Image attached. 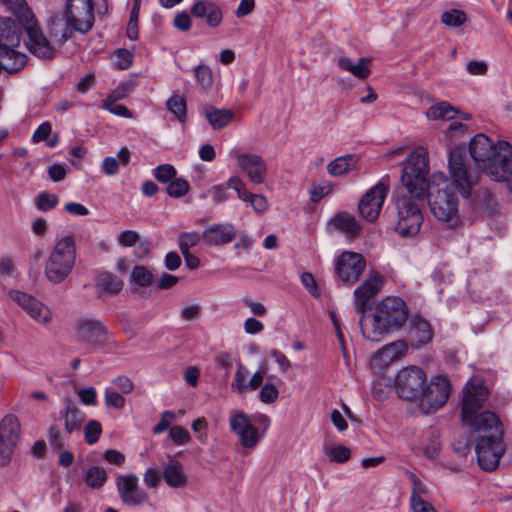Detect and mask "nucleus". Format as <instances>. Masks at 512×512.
I'll return each mask as SVG.
<instances>
[{
    "label": "nucleus",
    "instance_id": "nucleus-1",
    "mask_svg": "<svg viewBox=\"0 0 512 512\" xmlns=\"http://www.w3.org/2000/svg\"><path fill=\"white\" fill-rule=\"evenodd\" d=\"M450 179L442 172L434 173L427 180L426 195L432 214L442 222H454L458 218L459 199L471 195L472 180L463 147H455L449 153Z\"/></svg>",
    "mask_w": 512,
    "mask_h": 512
},
{
    "label": "nucleus",
    "instance_id": "nucleus-2",
    "mask_svg": "<svg viewBox=\"0 0 512 512\" xmlns=\"http://www.w3.org/2000/svg\"><path fill=\"white\" fill-rule=\"evenodd\" d=\"M428 173V156L423 149L410 153L403 163L401 182L408 194L397 198L395 226V231L403 237L415 236L420 231L424 220L420 204L426 196Z\"/></svg>",
    "mask_w": 512,
    "mask_h": 512
},
{
    "label": "nucleus",
    "instance_id": "nucleus-3",
    "mask_svg": "<svg viewBox=\"0 0 512 512\" xmlns=\"http://www.w3.org/2000/svg\"><path fill=\"white\" fill-rule=\"evenodd\" d=\"M469 152L479 169L493 181L505 182L512 192V145L508 141L494 143L479 133L471 139Z\"/></svg>",
    "mask_w": 512,
    "mask_h": 512
},
{
    "label": "nucleus",
    "instance_id": "nucleus-4",
    "mask_svg": "<svg viewBox=\"0 0 512 512\" xmlns=\"http://www.w3.org/2000/svg\"><path fill=\"white\" fill-rule=\"evenodd\" d=\"M408 317L409 310L404 300L388 296L376 304L372 314L360 317L359 326L365 339L379 342L390 330L401 328Z\"/></svg>",
    "mask_w": 512,
    "mask_h": 512
},
{
    "label": "nucleus",
    "instance_id": "nucleus-5",
    "mask_svg": "<svg viewBox=\"0 0 512 512\" xmlns=\"http://www.w3.org/2000/svg\"><path fill=\"white\" fill-rule=\"evenodd\" d=\"M482 421L488 422L479 429H470L479 434L478 442L475 446V452L479 466L486 471L495 470L501 457L504 454L505 447L502 440L501 423L496 414H485Z\"/></svg>",
    "mask_w": 512,
    "mask_h": 512
},
{
    "label": "nucleus",
    "instance_id": "nucleus-6",
    "mask_svg": "<svg viewBox=\"0 0 512 512\" xmlns=\"http://www.w3.org/2000/svg\"><path fill=\"white\" fill-rule=\"evenodd\" d=\"M76 262V244L72 236L58 239L44 265L46 279L52 284L64 282L72 273Z\"/></svg>",
    "mask_w": 512,
    "mask_h": 512
},
{
    "label": "nucleus",
    "instance_id": "nucleus-7",
    "mask_svg": "<svg viewBox=\"0 0 512 512\" xmlns=\"http://www.w3.org/2000/svg\"><path fill=\"white\" fill-rule=\"evenodd\" d=\"M22 28L12 18L0 17V57L8 73L20 71L26 64V56L16 50L21 41Z\"/></svg>",
    "mask_w": 512,
    "mask_h": 512
},
{
    "label": "nucleus",
    "instance_id": "nucleus-8",
    "mask_svg": "<svg viewBox=\"0 0 512 512\" xmlns=\"http://www.w3.org/2000/svg\"><path fill=\"white\" fill-rule=\"evenodd\" d=\"M487 398L488 390L481 381L471 379L466 383L461 402V421L463 425L469 429H479L478 427L488 424V422L482 421L483 415L495 413L491 411L479 412Z\"/></svg>",
    "mask_w": 512,
    "mask_h": 512
},
{
    "label": "nucleus",
    "instance_id": "nucleus-9",
    "mask_svg": "<svg viewBox=\"0 0 512 512\" xmlns=\"http://www.w3.org/2000/svg\"><path fill=\"white\" fill-rule=\"evenodd\" d=\"M337 281L346 286H352L365 270L366 261L362 254L345 251L334 261Z\"/></svg>",
    "mask_w": 512,
    "mask_h": 512
},
{
    "label": "nucleus",
    "instance_id": "nucleus-10",
    "mask_svg": "<svg viewBox=\"0 0 512 512\" xmlns=\"http://www.w3.org/2000/svg\"><path fill=\"white\" fill-rule=\"evenodd\" d=\"M426 383L425 372L415 366L401 369L396 376V389L399 396L406 400L417 401L423 393Z\"/></svg>",
    "mask_w": 512,
    "mask_h": 512
},
{
    "label": "nucleus",
    "instance_id": "nucleus-11",
    "mask_svg": "<svg viewBox=\"0 0 512 512\" xmlns=\"http://www.w3.org/2000/svg\"><path fill=\"white\" fill-rule=\"evenodd\" d=\"M450 383L442 376L433 377L423 387V393L418 398L421 409L427 413L438 410L448 400L450 395Z\"/></svg>",
    "mask_w": 512,
    "mask_h": 512
},
{
    "label": "nucleus",
    "instance_id": "nucleus-12",
    "mask_svg": "<svg viewBox=\"0 0 512 512\" xmlns=\"http://www.w3.org/2000/svg\"><path fill=\"white\" fill-rule=\"evenodd\" d=\"M22 26L27 34L26 47L32 54L43 59H52L56 56L58 52L56 45L52 40L47 39L35 17Z\"/></svg>",
    "mask_w": 512,
    "mask_h": 512
},
{
    "label": "nucleus",
    "instance_id": "nucleus-13",
    "mask_svg": "<svg viewBox=\"0 0 512 512\" xmlns=\"http://www.w3.org/2000/svg\"><path fill=\"white\" fill-rule=\"evenodd\" d=\"M115 484L119 498L125 505L138 507L149 502V495L139 486L135 474L119 475Z\"/></svg>",
    "mask_w": 512,
    "mask_h": 512
},
{
    "label": "nucleus",
    "instance_id": "nucleus-14",
    "mask_svg": "<svg viewBox=\"0 0 512 512\" xmlns=\"http://www.w3.org/2000/svg\"><path fill=\"white\" fill-rule=\"evenodd\" d=\"M65 16L75 31L87 33L94 23L93 1L68 0Z\"/></svg>",
    "mask_w": 512,
    "mask_h": 512
},
{
    "label": "nucleus",
    "instance_id": "nucleus-15",
    "mask_svg": "<svg viewBox=\"0 0 512 512\" xmlns=\"http://www.w3.org/2000/svg\"><path fill=\"white\" fill-rule=\"evenodd\" d=\"M238 168L254 185L263 184L266 180L268 168L262 156L254 153L240 152L236 154Z\"/></svg>",
    "mask_w": 512,
    "mask_h": 512
},
{
    "label": "nucleus",
    "instance_id": "nucleus-16",
    "mask_svg": "<svg viewBox=\"0 0 512 512\" xmlns=\"http://www.w3.org/2000/svg\"><path fill=\"white\" fill-rule=\"evenodd\" d=\"M386 194L387 187L381 182L370 188L358 204L361 216L369 222L375 221L380 214Z\"/></svg>",
    "mask_w": 512,
    "mask_h": 512
},
{
    "label": "nucleus",
    "instance_id": "nucleus-17",
    "mask_svg": "<svg viewBox=\"0 0 512 512\" xmlns=\"http://www.w3.org/2000/svg\"><path fill=\"white\" fill-rule=\"evenodd\" d=\"M76 338L90 346H102L109 338V332L102 322L96 319H81L77 323Z\"/></svg>",
    "mask_w": 512,
    "mask_h": 512
},
{
    "label": "nucleus",
    "instance_id": "nucleus-18",
    "mask_svg": "<svg viewBox=\"0 0 512 512\" xmlns=\"http://www.w3.org/2000/svg\"><path fill=\"white\" fill-rule=\"evenodd\" d=\"M230 429L236 434L244 448H254L260 440L259 432L244 412H237L230 418Z\"/></svg>",
    "mask_w": 512,
    "mask_h": 512
},
{
    "label": "nucleus",
    "instance_id": "nucleus-19",
    "mask_svg": "<svg viewBox=\"0 0 512 512\" xmlns=\"http://www.w3.org/2000/svg\"><path fill=\"white\" fill-rule=\"evenodd\" d=\"M9 295L38 323L48 324L51 322L52 313L50 309L38 299L17 290H11Z\"/></svg>",
    "mask_w": 512,
    "mask_h": 512
},
{
    "label": "nucleus",
    "instance_id": "nucleus-20",
    "mask_svg": "<svg viewBox=\"0 0 512 512\" xmlns=\"http://www.w3.org/2000/svg\"><path fill=\"white\" fill-rule=\"evenodd\" d=\"M382 285V278L375 275L354 290V308L356 313L360 314V317L367 315V304L380 292Z\"/></svg>",
    "mask_w": 512,
    "mask_h": 512
},
{
    "label": "nucleus",
    "instance_id": "nucleus-21",
    "mask_svg": "<svg viewBox=\"0 0 512 512\" xmlns=\"http://www.w3.org/2000/svg\"><path fill=\"white\" fill-rule=\"evenodd\" d=\"M227 186L233 189L240 200L249 202L257 214L265 213L269 208L267 198L262 194H254L247 190L246 184L238 176H232L227 180Z\"/></svg>",
    "mask_w": 512,
    "mask_h": 512
},
{
    "label": "nucleus",
    "instance_id": "nucleus-22",
    "mask_svg": "<svg viewBox=\"0 0 512 512\" xmlns=\"http://www.w3.org/2000/svg\"><path fill=\"white\" fill-rule=\"evenodd\" d=\"M75 31L65 15H55L48 22V32L57 50L70 39Z\"/></svg>",
    "mask_w": 512,
    "mask_h": 512
},
{
    "label": "nucleus",
    "instance_id": "nucleus-23",
    "mask_svg": "<svg viewBox=\"0 0 512 512\" xmlns=\"http://www.w3.org/2000/svg\"><path fill=\"white\" fill-rule=\"evenodd\" d=\"M237 235L235 226L231 223L215 224L203 232L206 243L214 246L230 243Z\"/></svg>",
    "mask_w": 512,
    "mask_h": 512
},
{
    "label": "nucleus",
    "instance_id": "nucleus-24",
    "mask_svg": "<svg viewBox=\"0 0 512 512\" xmlns=\"http://www.w3.org/2000/svg\"><path fill=\"white\" fill-rule=\"evenodd\" d=\"M408 335L412 345L419 347L428 344L432 340L433 329L427 320L421 317H413Z\"/></svg>",
    "mask_w": 512,
    "mask_h": 512
},
{
    "label": "nucleus",
    "instance_id": "nucleus-25",
    "mask_svg": "<svg viewBox=\"0 0 512 512\" xmlns=\"http://www.w3.org/2000/svg\"><path fill=\"white\" fill-rule=\"evenodd\" d=\"M191 14L197 18H206L207 24L214 28L222 21V11L214 2L197 1L191 7Z\"/></svg>",
    "mask_w": 512,
    "mask_h": 512
},
{
    "label": "nucleus",
    "instance_id": "nucleus-26",
    "mask_svg": "<svg viewBox=\"0 0 512 512\" xmlns=\"http://www.w3.org/2000/svg\"><path fill=\"white\" fill-rule=\"evenodd\" d=\"M122 288V280L110 272H101L95 278V289L99 295L115 296Z\"/></svg>",
    "mask_w": 512,
    "mask_h": 512
},
{
    "label": "nucleus",
    "instance_id": "nucleus-27",
    "mask_svg": "<svg viewBox=\"0 0 512 512\" xmlns=\"http://www.w3.org/2000/svg\"><path fill=\"white\" fill-rule=\"evenodd\" d=\"M21 439V424L14 414H7L0 420V440L18 444Z\"/></svg>",
    "mask_w": 512,
    "mask_h": 512
},
{
    "label": "nucleus",
    "instance_id": "nucleus-28",
    "mask_svg": "<svg viewBox=\"0 0 512 512\" xmlns=\"http://www.w3.org/2000/svg\"><path fill=\"white\" fill-rule=\"evenodd\" d=\"M329 224L349 237H355L361 231V227L356 218L346 212H339L335 214L329 221Z\"/></svg>",
    "mask_w": 512,
    "mask_h": 512
},
{
    "label": "nucleus",
    "instance_id": "nucleus-29",
    "mask_svg": "<svg viewBox=\"0 0 512 512\" xmlns=\"http://www.w3.org/2000/svg\"><path fill=\"white\" fill-rule=\"evenodd\" d=\"M203 114L214 130H219L227 126L234 116L232 110L218 109L212 105L203 106Z\"/></svg>",
    "mask_w": 512,
    "mask_h": 512
},
{
    "label": "nucleus",
    "instance_id": "nucleus-30",
    "mask_svg": "<svg viewBox=\"0 0 512 512\" xmlns=\"http://www.w3.org/2000/svg\"><path fill=\"white\" fill-rule=\"evenodd\" d=\"M163 478L167 485L173 488L184 487L187 484V478L183 471V466L175 459H170L168 464L165 466L163 470Z\"/></svg>",
    "mask_w": 512,
    "mask_h": 512
},
{
    "label": "nucleus",
    "instance_id": "nucleus-31",
    "mask_svg": "<svg viewBox=\"0 0 512 512\" xmlns=\"http://www.w3.org/2000/svg\"><path fill=\"white\" fill-rule=\"evenodd\" d=\"M407 351V345L403 341H395L383 346L373 356L374 360H379L381 364L387 365L399 357L404 355Z\"/></svg>",
    "mask_w": 512,
    "mask_h": 512
},
{
    "label": "nucleus",
    "instance_id": "nucleus-32",
    "mask_svg": "<svg viewBox=\"0 0 512 512\" xmlns=\"http://www.w3.org/2000/svg\"><path fill=\"white\" fill-rule=\"evenodd\" d=\"M65 422L64 427L65 431L68 434L73 433L76 430H79L82 422L85 419V414L81 411L76 404H74L71 400H66L65 411L61 412Z\"/></svg>",
    "mask_w": 512,
    "mask_h": 512
},
{
    "label": "nucleus",
    "instance_id": "nucleus-33",
    "mask_svg": "<svg viewBox=\"0 0 512 512\" xmlns=\"http://www.w3.org/2000/svg\"><path fill=\"white\" fill-rule=\"evenodd\" d=\"M370 60L368 58H360L357 63H353V61L348 57H340L338 60V66L347 72H350L352 75L359 79H366L369 77L371 71L368 67Z\"/></svg>",
    "mask_w": 512,
    "mask_h": 512
},
{
    "label": "nucleus",
    "instance_id": "nucleus-34",
    "mask_svg": "<svg viewBox=\"0 0 512 512\" xmlns=\"http://www.w3.org/2000/svg\"><path fill=\"white\" fill-rule=\"evenodd\" d=\"M357 157L352 154L337 157L327 165V171L332 176H341L355 168Z\"/></svg>",
    "mask_w": 512,
    "mask_h": 512
},
{
    "label": "nucleus",
    "instance_id": "nucleus-35",
    "mask_svg": "<svg viewBox=\"0 0 512 512\" xmlns=\"http://www.w3.org/2000/svg\"><path fill=\"white\" fill-rule=\"evenodd\" d=\"M457 114L458 110L445 101L432 105L426 111L430 120H452Z\"/></svg>",
    "mask_w": 512,
    "mask_h": 512
},
{
    "label": "nucleus",
    "instance_id": "nucleus-36",
    "mask_svg": "<svg viewBox=\"0 0 512 512\" xmlns=\"http://www.w3.org/2000/svg\"><path fill=\"white\" fill-rule=\"evenodd\" d=\"M32 141L34 143L45 141L48 147L53 148L59 143V134L52 133L51 123L49 121H45L34 131Z\"/></svg>",
    "mask_w": 512,
    "mask_h": 512
},
{
    "label": "nucleus",
    "instance_id": "nucleus-37",
    "mask_svg": "<svg viewBox=\"0 0 512 512\" xmlns=\"http://www.w3.org/2000/svg\"><path fill=\"white\" fill-rule=\"evenodd\" d=\"M7 10L11 11L22 24L33 20L34 15L26 0H0Z\"/></svg>",
    "mask_w": 512,
    "mask_h": 512
},
{
    "label": "nucleus",
    "instance_id": "nucleus-38",
    "mask_svg": "<svg viewBox=\"0 0 512 512\" xmlns=\"http://www.w3.org/2000/svg\"><path fill=\"white\" fill-rule=\"evenodd\" d=\"M86 485L92 489H100L107 481V472L100 466H92L84 474Z\"/></svg>",
    "mask_w": 512,
    "mask_h": 512
},
{
    "label": "nucleus",
    "instance_id": "nucleus-39",
    "mask_svg": "<svg viewBox=\"0 0 512 512\" xmlns=\"http://www.w3.org/2000/svg\"><path fill=\"white\" fill-rule=\"evenodd\" d=\"M167 109L173 113L181 123L187 119V104L185 99L177 94L171 96L166 102Z\"/></svg>",
    "mask_w": 512,
    "mask_h": 512
},
{
    "label": "nucleus",
    "instance_id": "nucleus-40",
    "mask_svg": "<svg viewBox=\"0 0 512 512\" xmlns=\"http://www.w3.org/2000/svg\"><path fill=\"white\" fill-rule=\"evenodd\" d=\"M154 280L153 273L143 265H137L132 269L131 282L139 287H149Z\"/></svg>",
    "mask_w": 512,
    "mask_h": 512
},
{
    "label": "nucleus",
    "instance_id": "nucleus-41",
    "mask_svg": "<svg viewBox=\"0 0 512 512\" xmlns=\"http://www.w3.org/2000/svg\"><path fill=\"white\" fill-rule=\"evenodd\" d=\"M58 203V196L48 191L40 192L35 200L37 209L43 212L52 210L57 206Z\"/></svg>",
    "mask_w": 512,
    "mask_h": 512
},
{
    "label": "nucleus",
    "instance_id": "nucleus-42",
    "mask_svg": "<svg viewBox=\"0 0 512 512\" xmlns=\"http://www.w3.org/2000/svg\"><path fill=\"white\" fill-rule=\"evenodd\" d=\"M466 20L467 16L465 12L458 9L445 11L441 15V22L449 27H459L463 25Z\"/></svg>",
    "mask_w": 512,
    "mask_h": 512
},
{
    "label": "nucleus",
    "instance_id": "nucleus-43",
    "mask_svg": "<svg viewBox=\"0 0 512 512\" xmlns=\"http://www.w3.org/2000/svg\"><path fill=\"white\" fill-rule=\"evenodd\" d=\"M248 374V369L243 365H239L235 373L234 379L231 383V388L233 391H236L239 394H244L248 391V383H246V378Z\"/></svg>",
    "mask_w": 512,
    "mask_h": 512
},
{
    "label": "nucleus",
    "instance_id": "nucleus-44",
    "mask_svg": "<svg viewBox=\"0 0 512 512\" xmlns=\"http://www.w3.org/2000/svg\"><path fill=\"white\" fill-rule=\"evenodd\" d=\"M190 185L184 178H175L171 181L167 188V194L170 197L179 198L186 195L189 191Z\"/></svg>",
    "mask_w": 512,
    "mask_h": 512
},
{
    "label": "nucleus",
    "instance_id": "nucleus-45",
    "mask_svg": "<svg viewBox=\"0 0 512 512\" xmlns=\"http://www.w3.org/2000/svg\"><path fill=\"white\" fill-rule=\"evenodd\" d=\"M102 107L107 109L110 113L117 116L125 118H130L132 116L129 109L126 106L117 103L116 98L114 96H108L103 101Z\"/></svg>",
    "mask_w": 512,
    "mask_h": 512
},
{
    "label": "nucleus",
    "instance_id": "nucleus-46",
    "mask_svg": "<svg viewBox=\"0 0 512 512\" xmlns=\"http://www.w3.org/2000/svg\"><path fill=\"white\" fill-rule=\"evenodd\" d=\"M154 177L161 183H168L177 175L175 167L171 164H161L153 170Z\"/></svg>",
    "mask_w": 512,
    "mask_h": 512
},
{
    "label": "nucleus",
    "instance_id": "nucleus-47",
    "mask_svg": "<svg viewBox=\"0 0 512 512\" xmlns=\"http://www.w3.org/2000/svg\"><path fill=\"white\" fill-rule=\"evenodd\" d=\"M102 433L101 424L96 420H90L84 427L85 441L89 445L95 444Z\"/></svg>",
    "mask_w": 512,
    "mask_h": 512
},
{
    "label": "nucleus",
    "instance_id": "nucleus-48",
    "mask_svg": "<svg viewBox=\"0 0 512 512\" xmlns=\"http://www.w3.org/2000/svg\"><path fill=\"white\" fill-rule=\"evenodd\" d=\"M409 479L412 482L410 500L425 499L429 493L428 487L414 473H409Z\"/></svg>",
    "mask_w": 512,
    "mask_h": 512
},
{
    "label": "nucleus",
    "instance_id": "nucleus-49",
    "mask_svg": "<svg viewBox=\"0 0 512 512\" xmlns=\"http://www.w3.org/2000/svg\"><path fill=\"white\" fill-rule=\"evenodd\" d=\"M17 446L18 444L0 440V467H6L10 464Z\"/></svg>",
    "mask_w": 512,
    "mask_h": 512
},
{
    "label": "nucleus",
    "instance_id": "nucleus-50",
    "mask_svg": "<svg viewBox=\"0 0 512 512\" xmlns=\"http://www.w3.org/2000/svg\"><path fill=\"white\" fill-rule=\"evenodd\" d=\"M195 77L202 89H207L212 84V71L207 65H199L195 68Z\"/></svg>",
    "mask_w": 512,
    "mask_h": 512
},
{
    "label": "nucleus",
    "instance_id": "nucleus-51",
    "mask_svg": "<svg viewBox=\"0 0 512 512\" xmlns=\"http://www.w3.org/2000/svg\"><path fill=\"white\" fill-rule=\"evenodd\" d=\"M200 241V235L197 232H184L179 235L178 244L181 252H190V248Z\"/></svg>",
    "mask_w": 512,
    "mask_h": 512
},
{
    "label": "nucleus",
    "instance_id": "nucleus-52",
    "mask_svg": "<svg viewBox=\"0 0 512 512\" xmlns=\"http://www.w3.org/2000/svg\"><path fill=\"white\" fill-rule=\"evenodd\" d=\"M327 455L331 461L336 463H345L350 459L351 452L346 446L335 445L330 449Z\"/></svg>",
    "mask_w": 512,
    "mask_h": 512
},
{
    "label": "nucleus",
    "instance_id": "nucleus-53",
    "mask_svg": "<svg viewBox=\"0 0 512 512\" xmlns=\"http://www.w3.org/2000/svg\"><path fill=\"white\" fill-rule=\"evenodd\" d=\"M138 16H139V6L136 4L131 10L130 19L127 24V37L130 40L138 39Z\"/></svg>",
    "mask_w": 512,
    "mask_h": 512
},
{
    "label": "nucleus",
    "instance_id": "nucleus-54",
    "mask_svg": "<svg viewBox=\"0 0 512 512\" xmlns=\"http://www.w3.org/2000/svg\"><path fill=\"white\" fill-rule=\"evenodd\" d=\"M133 62V54L127 49H118L115 52V65L119 69H128Z\"/></svg>",
    "mask_w": 512,
    "mask_h": 512
},
{
    "label": "nucleus",
    "instance_id": "nucleus-55",
    "mask_svg": "<svg viewBox=\"0 0 512 512\" xmlns=\"http://www.w3.org/2000/svg\"><path fill=\"white\" fill-rule=\"evenodd\" d=\"M169 437L178 445L185 444L191 439L189 432L181 426L172 427L169 431Z\"/></svg>",
    "mask_w": 512,
    "mask_h": 512
},
{
    "label": "nucleus",
    "instance_id": "nucleus-56",
    "mask_svg": "<svg viewBox=\"0 0 512 512\" xmlns=\"http://www.w3.org/2000/svg\"><path fill=\"white\" fill-rule=\"evenodd\" d=\"M278 397V390L273 384H265L259 393L260 401L265 404L273 403Z\"/></svg>",
    "mask_w": 512,
    "mask_h": 512
},
{
    "label": "nucleus",
    "instance_id": "nucleus-57",
    "mask_svg": "<svg viewBox=\"0 0 512 512\" xmlns=\"http://www.w3.org/2000/svg\"><path fill=\"white\" fill-rule=\"evenodd\" d=\"M105 404L107 407H114L116 409H122L125 406V398L117 392H111L105 390Z\"/></svg>",
    "mask_w": 512,
    "mask_h": 512
},
{
    "label": "nucleus",
    "instance_id": "nucleus-58",
    "mask_svg": "<svg viewBox=\"0 0 512 512\" xmlns=\"http://www.w3.org/2000/svg\"><path fill=\"white\" fill-rule=\"evenodd\" d=\"M48 441L50 446L57 451H60L63 448L65 444L64 439L57 426H51L48 429Z\"/></svg>",
    "mask_w": 512,
    "mask_h": 512
},
{
    "label": "nucleus",
    "instance_id": "nucleus-59",
    "mask_svg": "<svg viewBox=\"0 0 512 512\" xmlns=\"http://www.w3.org/2000/svg\"><path fill=\"white\" fill-rule=\"evenodd\" d=\"M302 285L309 290V292L316 298L321 296L314 276L309 272H304L301 275Z\"/></svg>",
    "mask_w": 512,
    "mask_h": 512
},
{
    "label": "nucleus",
    "instance_id": "nucleus-60",
    "mask_svg": "<svg viewBox=\"0 0 512 512\" xmlns=\"http://www.w3.org/2000/svg\"><path fill=\"white\" fill-rule=\"evenodd\" d=\"M191 24V18L185 11L177 13L173 20L174 27L180 31H188Z\"/></svg>",
    "mask_w": 512,
    "mask_h": 512
},
{
    "label": "nucleus",
    "instance_id": "nucleus-61",
    "mask_svg": "<svg viewBox=\"0 0 512 512\" xmlns=\"http://www.w3.org/2000/svg\"><path fill=\"white\" fill-rule=\"evenodd\" d=\"M175 414L172 411H164L161 416L160 422L153 427L154 434H160L166 431L171 422L174 420Z\"/></svg>",
    "mask_w": 512,
    "mask_h": 512
},
{
    "label": "nucleus",
    "instance_id": "nucleus-62",
    "mask_svg": "<svg viewBox=\"0 0 512 512\" xmlns=\"http://www.w3.org/2000/svg\"><path fill=\"white\" fill-rule=\"evenodd\" d=\"M227 188H229L227 185L226 187L222 185H215L209 189L208 193L213 197V201L215 203H222L229 199Z\"/></svg>",
    "mask_w": 512,
    "mask_h": 512
},
{
    "label": "nucleus",
    "instance_id": "nucleus-63",
    "mask_svg": "<svg viewBox=\"0 0 512 512\" xmlns=\"http://www.w3.org/2000/svg\"><path fill=\"white\" fill-rule=\"evenodd\" d=\"M101 170L107 176H113L119 171V162L114 157H105L102 161Z\"/></svg>",
    "mask_w": 512,
    "mask_h": 512
},
{
    "label": "nucleus",
    "instance_id": "nucleus-64",
    "mask_svg": "<svg viewBox=\"0 0 512 512\" xmlns=\"http://www.w3.org/2000/svg\"><path fill=\"white\" fill-rule=\"evenodd\" d=\"M413 512H438L432 504L425 499L410 500Z\"/></svg>",
    "mask_w": 512,
    "mask_h": 512
}]
</instances>
